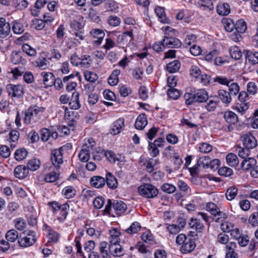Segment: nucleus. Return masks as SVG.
I'll list each match as a JSON object with an SVG mask.
<instances>
[{"label":"nucleus","mask_w":258,"mask_h":258,"mask_svg":"<svg viewBox=\"0 0 258 258\" xmlns=\"http://www.w3.org/2000/svg\"><path fill=\"white\" fill-rule=\"evenodd\" d=\"M147 119L145 114H140L136 119L135 126L138 130H143L147 124Z\"/></svg>","instance_id":"22"},{"label":"nucleus","mask_w":258,"mask_h":258,"mask_svg":"<svg viewBox=\"0 0 258 258\" xmlns=\"http://www.w3.org/2000/svg\"><path fill=\"white\" fill-rule=\"evenodd\" d=\"M224 118L226 121L231 124H235L238 121L236 114L232 111H226L224 114Z\"/></svg>","instance_id":"28"},{"label":"nucleus","mask_w":258,"mask_h":258,"mask_svg":"<svg viewBox=\"0 0 258 258\" xmlns=\"http://www.w3.org/2000/svg\"><path fill=\"white\" fill-rule=\"evenodd\" d=\"M35 65L41 70H45L49 66V60L45 57H39L35 61Z\"/></svg>","instance_id":"31"},{"label":"nucleus","mask_w":258,"mask_h":258,"mask_svg":"<svg viewBox=\"0 0 258 258\" xmlns=\"http://www.w3.org/2000/svg\"><path fill=\"white\" fill-rule=\"evenodd\" d=\"M11 61L15 64H25L27 62V60L24 57V54L21 51H13L11 54Z\"/></svg>","instance_id":"10"},{"label":"nucleus","mask_w":258,"mask_h":258,"mask_svg":"<svg viewBox=\"0 0 258 258\" xmlns=\"http://www.w3.org/2000/svg\"><path fill=\"white\" fill-rule=\"evenodd\" d=\"M109 243L110 244H118L120 242L119 236L120 232L116 228L109 231Z\"/></svg>","instance_id":"23"},{"label":"nucleus","mask_w":258,"mask_h":258,"mask_svg":"<svg viewBox=\"0 0 258 258\" xmlns=\"http://www.w3.org/2000/svg\"><path fill=\"white\" fill-rule=\"evenodd\" d=\"M105 155L108 161L111 163H115L116 161L123 162L124 161V157L120 155L116 156L113 152L107 151Z\"/></svg>","instance_id":"26"},{"label":"nucleus","mask_w":258,"mask_h":258,"mask_svg":"<svg viewBox=\"0 0 258 258\" xmlns=\"http://www.w3.org/2000/svg\"><path fill=\"white\" fill-rule=\"evenodd\" d=\"M138 191L141 196L146 198H153L158 194L157 188L150 184H144L138 187Z\"/></svg>","instance_id":"2"},{"label":"nucleus","mask_w":258,"mask_h":258,"mask_svg":"<svg viewBox=\"0 0 258 258\" xmlns=\"http://www.w3.org/2000/svg\"><path fill=\"white\" fill-rule=\"evenodd\" d=\"M84 77L86 80L90 82H94L98 78V75L92 72L86 71L84 73Z\"/></svg>","instance_id":"54"},{"label":"nucleus","mask_w":258,"mask_h":258,"mask_svg":"<svg viewBox=\"0 0 258 258\" xmlns=\"http://www.w3.org/2000/svg\"><path fill=\"white\" fill-rule=\"evenodd\" d=\"M44 108L37 105L30 106L24 112L23 121L27 124L36 123L43 115Z\"/></svg>","instance_id":"1"},{"label":"nucleus","mask_w":258,"mask_h":258,"mask_svg":"<svg viewBox=\"0 0 258 258\" xmlns=\"http://www.w3.org/2000/svg\"><path fill=\"white\" fill-rule=\"evenodd\" d=\"M11 32V26L10 23L4 26L0 29V38L2 39L7 37Z\"/></svg>","instance_id":"59"},{"label":"nucleus","mask_w":258,"mask_h":258,"mask_svg":"<svg viewBox=\"0 0 258 258\" xmlns=\"http://www.w3.org/2000/svg\"><path fill=\"white\" fill-rule=\"evenodd\" d=\"M5 238L9 243L14 242L18 238V233L14 229H11L6 233Z\"/></svg>","instance_id":"37"},{"label":"nucleus","mask_w":258,"mask_h":258,"mask_svg":"<svg viewBox=\"0 0 258 258\" xmlns=\"http://www.w3.org/2000/svg\"><path fill=\"white\" fill-rule=\"evenodd\" d=\"M91 36L95 40L93 41V43L96 45H100L105 36V33L102 30L99 29H93L90 32Z\"/></svg>","instance_id":"9"},{"label":"nucleus","mask_w":258,"mask_h":258,"mask_svg":"<svg viewBox=\"0 0 258 258\" xmlns=\"http://www.w3.org/2000/svg\"><path fill=\"white\" fill-rule=\"evenodd\" d=\"M218 173L221 176L228 177L233 174V171L230 168L224 166L219 169Z\"/></svg>","instance_id":"61"},{"label":"nucleus","mask_w":258,"mask_h":258,"mask_svg":"<svg viewBox=\"0 0 258 258\" xmlns=\"http://www.w3.org/2000/svg\"><path fill=\"white\" fill-rule=\"evenodd\" d=\"M108 243L105 241L101 242L100 244V251L103 258H108L109 254L106 249Z\"/></svg>","instance_id":"62"},{"label":"nucleus","mask_w":258,"mask_h":258,"mask_svg":"<svg viewBox=\"0 0 258 258\" xmlns=\"http://www.w3.org/2000/svg\"><path fill=\"white\" fill-rule=\"evenodd\" d=\"M195 247V242L191 239H188L182 245L180 250L183 253H190Z\"/></svg>","instance_id":"18"},{"label":"nucleus","mask_w":258,"mask_h":258,"mask_svg":"<svg viewBox=\"0 0 258 258\" xmlns=\"http://www.w3.org/2000/svg\"><path fill=\"white\" fill-rule=\"evenodd\" d=\"M238 189L235 186H231L228 188L226 192L225 196L226 199L229 201H231L234 199L237 195Z\"/></svg>","instance_id":"41"},{"label":"nucleus","mask_w":258,"mask_h":258,"mask_svg":"<svg viewBox=\"0 0 258 258\" xmlns=\"http://www.w3.org/2000/svg\"><path fill=\"white\" fill-rule=\"evenodd\" d=\"M229 87V93L231 95H237L240 90L239 86L237 83H230L228 86Z\"/></svg>","instance_id":"51"},{"label":"nucleus","mask_w":258,"mask_h":258,"mask_svg":"<svg viewBox=\"0 0 258 258\" xmlns=\"http://www.w3.org/2000/svg\"><path fill=\"white\" fill-rule=\"evenodd\" d=\"M225 30L228 32L232 31L235 27V24L231 19H226L223 21Z\"/></svg>","instance_id":"47"},{"label":"nucleus","mask_w":258,"mask_h":258,"mask_svg":"<svg viewBox=\"0 0 258 258\" xmlns=\"http://www.w3.org/2000/svg\"><path fill=\"white\" fill-rule=\"evenodd\" d=\"M229 52L231 57L235 60L239 59L242 56L241 51L237 47L231 48Z\"/></svg>","instance_id":"58"},{"label":"nucleus","mask_w":258,"mask_h":258,"mask_svg":"<svg viewBox=\"0 0 258 258\" xmlns=\"http://www.w3.org/2000/svg\"><path fill=\"white\" fill-rule=\"evenodd\" d=\"M206 210L215 216H219V217L215 218V221L216 222H222L223 219L227 218L226 214L221 212L217 206L213 203H208L206 205Z\"/></svg>","instance_id":"3"},{"label":"nucleus","mask_w":258,"mask_h":258,"mask_svg":"<svg viewBox=\"0 0 258 258\" xmlns=\"http://www.w3.org/2000/svg\"><path fill=\"white\" fill-rule=\"evenodd\" d=\"M106 183L107 186L112 189H115L117 187L118 182L115 176L110 172H108L106 175Z\"/></svg>","instance_id":"25"},{"label":"nucleus","mask_w":258,"mask_h":258,"mask_svg":"<svg viewBox=\"0 0 258 258\" xmlns=\"http://www.w3.org/2000/svg\"><path fill=\"white\" fill-rule=\"evenodd\" d=\"M243 145L249 149H253L257 146V141L254 136L251 134H246L244 136Z\"/></svg>","instance_id":"8"},{"label":"nucleus","mask_w":258,"mask_h":258,"mask_svg":"<svg viewBox=\"0 0 258 258\" xmlns=\"http://www.w3.org/2000/svg\"><path fill=\"white\" fill-rule=\"evenodd\" d=\"M105 9L107 12H114L118 11V6L114 0H105Z\"/></svg>","instance_id":"33"},{"label":"nucleus","mask_w":258,"mask_h":258,"mask_svg":"<svg viewBox=\"0 0 258 258\" xmlns=\"http://www.w3.org/2000/svg\"><path fill=\"white\" fill-rule=\"evenodd\" d=\"M36 241L35 233L33 231H29L27 235L19 239V245L22 247H27L33 245Z\"/></svg>","instance_id":"4"},{"label":"nucleus","mask_w":258,"mask_h":258,"mask_svg":"<svg viewBox=\"0 0 258 258\" xmlns=\"http://www.w3.org/2000/svg\"><path fill=\"white\" fill-rule=\"evenodd\" d=\"M29 174L28 169L24 165H18L14 169V175L18 178H24Z\"/></svg>","instance_id":"14"},{"label":"nucleus","mask_w":258,"mask_h":258,"mask_svg":"<svg viewBox=\"0 0 258 258\" xmlns=\"http://www.w3.org/2000/svg\"><path fill=\"white\" fill-rule=\"evenodd\" d=\"M180 67V62L177 60L168 63L166 69L170 73H174L178 71Z\"/></svg>","instance_id":"34"},{"label":"nucleus","mask_w":258,"mask_h":258,"mask_svg":"<svg viewBox=\"0 0 258 258\" xmlns=\"http://www.w3.org/2000/svg\"><path fill=\"white\" fill-rule=\"evenodd\" d=\"M213 147L207 143H202L199 147V151L203 153H208L212 151Z\"/></svg>","instance_id":"60"},{"label":"nucleus","mask_w":258,"mask_h":258,"mask_svg":"<svg viewBox=\"0 0 258 258\" xmlns=\"http://www.w3.org/2000/svg\"><path fill=\"white\" fill-rule=\"evenodd\" d=\"M120 71L119 70H115L113 71L108 79V83L111 86L116 85L119 81L118 76L120 74Z\"/></svg>","instance_id":"35"},{"label":"nucleus","mask_w":258,"mask_h":258,"mask_svg":"<svg viewBox=\"0 0 258 258\" xmlns=\"http://www.w3.org/2000/svg\"><path fill=\"white\" fill-rule=\"evenodd\" d=\"M246 62L255 65L258 63V52L247 50L245 52Z\"/></svg>","instance_id":"13"},{"label":"nucleus","mask_w":258,"mask_h":258,"mask_svg":"<svg viewBox=\"0 0 258 258\" xmlns=\"http://www.w3.org/2000/svg\"><path fill=\"white\" fill-rule=\"evenodd\" d=\"M24 27L23 25L17 21H14L12 26V30L15 34H20L24 31Z\"/></svg>","instance_id":"57"},{"label":"nucleus","mask_w":258,"mask_h":258,"mask_svg":"<svg viewBox=\"0 0 258 258\" xmlns=\"http://www.w3.org/2000/svg\"><path fill=\"white\" fill-rule=\"evenodd\" d=\"M133 38V34L132 31H126L117 37L118 43H127L130 42Z\"/></svg>","instance_id":"30"},{"label":"nucleus","mask_w":258,"mask_h":258,"mask_svg":"<svg viewBox=\"0 0 258 258\" xmlns=\"http://www.w3.org/2000/svg\"><path fill=\"white\" fill-rule=\"evenodd\" d=\"M217 11L220 15H227L230 12V8L227 3H220L217 5Z\"/></svg>","instance_id":"29"},{"label":"nucleus","mask_w":258,"mask_h":258,"mask_svg":"<svg viewBox=\"0 0 258 258\" xmlns=\"http://www.w3.org/2000/svg\"><path fill=\"white\" fill-rule=\"evenodd\" d=\"M23 52L30 56H35L37 54L36 50L28 44H24L22 46Z\"/></svg>","instance_id":"43"},{"label":"nucleus","mask_w":258,"mask_h":258,"mask_svg":"<svg viewBox=\"0 0 258 258\" xmlns=\"http://www.w3.org/2000/svg\"><path fill=\"white\" fill-rule=\"evenodd\" d=\"M141 226L138 222H135L132 224L130 227L125 230L126 232L128 234H135L141 230Z\"/></svg>","instance_id":"45"},{"label":"nucleus","mask_w":258,"mask_h":258,"mask_svg":"<svg viewBox=\"0 0 258 258\" xmlns=\"http://www.w3.org/2000/svg\"><path fill=\"white\" fill-rule=\"evenodd\" d=\"M210 162V158L209 156H203L200 157L197 161L198 166L203 168H209V164Z\"/></svg>","instance_id":"46"},{"label":"nucleus","mask_w":258,"mask_h":258,"mask_svg":"<svg viewBox=\"0 0 258 258\" xmlns=\"http://www.w3.org/2000/svg\"><path fill=\"white\" fill-rule=\"evenodd\" d=\"M256 164V160L252 157H248L242 161L241 163V168L244 170H248L254 167Z\"/></svg>","instance_id":"19"},{"label":"nucleus","mask_w":258,"mask_h":258,"mask_svg":"<svg viewBox=\"0 0 258 258\" xmlns=\"http://www.w3.org/2000/svg\"><path fill=\"white\" fill-rule=\"evenodd\" d=\"M162 45L169 47H179L182 44V42L178 39L167 37H164L162 40Z\"/></svg>","instance_id":"11"},{"label":"nucleus","mask_w":258,"mask_h":258,"mask_svg":"<svg viewBox=\"0 0 258 258\" xmlns=\"http://www.w3.org/2000/svg\"><path fill=\"white\" fill-rule=\"evenodd\" d=\"M226 161L228 164L232 167H235L239 163L238 159L235 154L229 153L226 156Z\"/></svg>","instance_id":"36"},{"label":"nucleus","mask_w":258,"mask_h":258,"mask_svg":"<svg viewBox=\"0 0 258 258\" xmlns=\"http://www.w3.org/2000/svg\"><path fill=\"white\" fill-rule=\"evenodd\" d=\"M69 106L73 109H78L81 107L79 101V93L78 92L75 91L73 92L71 100L69 103Z\"/></svg>","instance_id":"24"},{"label":"nucleus","mask_w":258,"mask_h":258,"mask_svg":"<svg viewBox=\"0 0 258 258\" xmlns=\"http://www.w3.org/2000/svg\"><path fill=\"white\" fill-rule=\"evenodd\" d=\"M218 99H219L224 104H229L232 100L231 95L230 93L223 89H220L218 91Z\"/></svg>","instance_id":"21"},{"label":"nucleus","mask_w":258,"mask_h":258,"mask_svg":"<svg viewBox=\"0 0 258 258\" xmlns=\"http://www.w3.org/2000/svg\"><path fill=\"white\" fill-rule=\"evenodd\" d=\"M235 28L238 32L244 33L246 29V22L242 20L237 21L235 24Z\"/></svg>","instance_id":"52"},{"label":"nucleus","mask_w":258,"mask_h":258,"mask_svg":"<svg viewBox=\"0 0 258 258\" xmlns=\"http://www.w3.org/2000/svg\"><path fill=\"white\" fill-rule=\"evenodd\" d=\"M161 188L162 191L169 194H172L176 190V187L174 185L167 183H164L161 186Z\"/></svg>","instance_id":"53"},{"label":"nucleus","mask_w":258,"mask_h":258,"mask_svg":"<svg viewBox=\"0 0 258 258\" xmlns=\"http://www.w3.org/2000/svg\"><path fill=\"white\" fill-rule=\"evenodd\" d=\"M79 158L82 162H87L90 158V150H88L84 147L79 154Z\"/></svg>","instance_id":"44"},{"label":"nucleus","mask_w":258,"mask_h":258,"mask_svg":"<svg viewBox=\"0 0 258 258\" xmlns=\"http://www.w3.org/2000/svg\"><path fill=\"white\" fill-rule=\"evenodd\" d=\"M248 222L253 227L258 226V212L253 213L249 216Z\"/></svg>","instance_id":"64"},{"label":"nucleus","mask_w":258,"mask_h":258,"mask_svg":"<svg viewBox=\"0 0 258 258\" xmlns=\"http://www.w3.org/2000/svg\"><path fill=\"white\" fill-rule=\"evenodd\" d=\"M26 168L31 171H35L37 170L40 167V161L36 159H33L29 160L26 166Z\"/></svg>","instance_id":"40"},{"label":"nucleus","mask_w":258,"mask_h":258,"mask_svg":"<svg viewBox=\"0 0 258 258\" xmlns=\"http://www.w3.org/2000/svg\"><path fill=\"white\" fill-rule=\"evenodd\" d=\"M41 76L43 78V81L46 87H50L53 84L55 78L52 73L42 72Z\"/></svg>","instance_id":"20"},{"label":"nucleus","mask_w":258,"mask_h":258,"mask_svg":"<svg viewBox=\"0 0 258 258\" xmlns=\"http://www.w3.org/2000/svg\"><path fill=\"white\" fill-rule=\"evenodd\" d=\"M218 102V97L215 96L212 99L209 100L208 102L205 105V108L208 111H213L216 109Z\"/></svg>","instance_id":"38"},{"label":"nucleus","mask_w":258,"mask_h":258,"mask_svg":"<svg viewBox=\"0 0 258 258\" xmlns=\"http://www.w3.org/2000/svg\"><path fill=\"white\" fill-rule=\"evenodd\" d=\"M232 80L228 79L224 76H217L214 78V81L217 82L221 85L229 86V84L232 82Z\"/></svg>","instance_id":"48"},{"label":"nucleus","mask_w":258,"mask_h":258,"mask_svg":"<svg viewBox=\"0 0 258 258\" xmlns=\"http://www.w3.org/2000/svg\"><path fill=\"white\" fill-rule=\"evenodd\" d=\"M90 183L94 187L101 188L105 185L106 181L105 178L102 176H94L91 178Z\"/></svg>","instance_id":"17"},{"label":"nucleus","mask_w":258,"mask_h":258,"mask_svg":"<svg viewBox=\"0 0 258 258\" xmlns=\"http://www.w3.org/2000/svg\"><path fill=\"white\" fill-rule=\"evenodd\" d=\"M92 61L90 55H84L81 59L80 66L83 68H88L91 66Z\"/></svg>","instance_id":"42"},{"label":"nucleus","mask_w":258,"mask_h":258,"mask_svg":"<svg viewBox=\"0 0 258 258\" xmlns=\"http://www.w3.org/2000/svg\"><path fill=\"white\" fill-rule=\"evenodd\" d=\"M124 126V121L122 118H119L114 122L110 134L116 135L120 133Z\"/></svg>","instance_id":"12"},{"label":"nucleus","mask_w":258,"mask_h":258,"mask_svg":"<svg viewBox=\"0 0 258 258\" xmlns=\"http://www.w3.org/2000/svg\"><path fill=\"white\" fill-rule=\"evenodd\" d=\"M191 228L195 229L197 232H201L204 229V225L201 223L200 220L191 218L189 223Z\"/></svg>","instance_id":"32"},{"label":"nucleus","mask_w":258,"mask_h":258,"mask_svg":"<svg viewBox=\"0 0 258 258\" xmlns=\"http://www.w3.org/2000/svg\"><path fill=\"white\" fill-rule=\"evenodd\" d=\"M27 155V152L25 149H19L16 151L15 158L17 161L24 160Z\"/></svg>","instance_id":"49"},{"label":"nucleus","mask_w":258,"mask_h":258,"mask_svg":"<svg viewBox=\"0 0 258 258\" xmlns=\"http://www.w3.org/2000/svg\"><path fill=\"white\" fill-rule=\"evenodd\" d=\"M195 102L202 103L206 102L209 98L208 92L205 89H199L194 93Z\"/></svg>","instance_id":"7"},{"label":"nucleus","mask_w":258,"mask_h":258,"mask_svg":"<svg viewBox=\"0 0 258 258\" xmlns=\"http://www.w3.org/2000/svg\"><path fill=\"white\" fill-rule=\"evenodd\" d=\"M201 71L198 66L195 65L191 66L189 69V74L191 77L197 79L201 75Z\"/></svg>","instance_id":"55"},{"label":"nucleus","mask_w":258,"mask_h":258,"mask_svg":"<svg viewBox=\"0 0 258 258\" xmlns=\"http://www.w3.org/2000/svg\"><path fill=\"white\" fill-rule=\"evenodd\" d=\"M109 252L114 256H121L124 254V252L119 243L109 244L108 247Z\"/></svg>","instance_id":"15"},{"label":"nucleus","mask_w":258,"mask_h":258,"mask_svg":"<svg viewBox=\"0 0 258 258\" xmlns=\"http://www.w3.org/2000/svg\"><path fill=\"white\" fill-rule=\"evenodd\" d=\"M62 193L66 198L70 199L76 195V190L72 186H68L62 189Z\"/></svg>","instance_id":"39"},{"label":"nucleus","mask_w":258,"mask_h":258,"mask_svg":"<svg viewBox=\"0 0 258 258\" xmlns=\"http://www.w3.org/2000/svg\"><path fill=\"white\" fill-rule=\"evenodd\" d=\"M112 208L116 214L118 215L123 214L127 208L126 204L121 201H114L112 204Z\"/></svg>","instance_id":"16"},{"label":"nucleus","mask_w":258,"mask_h":258,"mask_svg":"<svg viewBox=\"0 0 258 258\" xmlns=\"http://www.w3.org/2000/svg\"><path fill=\"white\" fill-rule=\"evenodd\" d=\"M61 147L59 149H55L52 152L51 155V161L52 165L57 169H58L63 163L62 160V149Z\"/></svg>","instance_id":"5"},{"label":"nucleus","mask_w":258,"mask_h":258,"mask_svg":"<svg viewBox=\"0 0 258 258\" xmlns=\"http://www.w3.org/2000/svg\"><path fill=\"white\" fill-rule=\"evenodd\" d=\"M167 94L168 97L173 100L178 99L180 96V92L179 91L173 88L168 89Z\"/></svg>","instance_id":"63"},{"label":"nucleus","mask_w":258,"mask_h":258,"mask_svg":"<svg viewBox=\"0 0 258 258\" xmlns=\"http://www.w3.org/2000/svg\"><path fill=\"white\" fill-rule=\"evenodd\" d=\"M155 13L158 18L159 20L162 23L168 24L170 23V20L168 19L166 16L163 8L161 7H157L155 10Z\"/></svg>","instance_id":"27"},{"label":"nucleus","mask_w":258,"mask_h":258,"mask_svg":"<svg viewBox=\"0 0 258 258\" xmlns=\"http://www.w3.org/2000/svg\"><path fill=\"white\" fill-rule=\"evenodd\" d=\"M7 91L9 95H11L12 97H20L24 93L23 87L21 85H8L7 86Z\"/></svg>","instance_id":"6"},{"label":"nucleus","mask_w":258,"mask_h":258,"mask_svg":"<svg viewBox=\"0 0 258 258\" xmlns=\"http://www.w3.org/2000/svg\"><path fill=\"white\" fill-rule=\"evenodd\" d=\"M16 228L20 231L23 230L26 226V223L24 219L22 218H18L14 221Z\"/></svg>","instance_id":"50"},{"label":"nucleus","mask_w":258,"mask_h":258,"mask_svg":"<svg viewBox=\"0 0 258 258\" xmlns=\"http://www.w3.org/2000/svg\"><path fill=\"white\" fill-rule=\"evenodd\" d=\"M32 22L33 28L36 30H42L45 27V22L42 19H35Z\"/></svg>","instance_id":"56"}]
</instances>
